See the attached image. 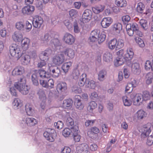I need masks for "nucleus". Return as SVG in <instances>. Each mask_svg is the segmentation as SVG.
<instances>
[{"label": "nucleus", "mask_w": 153, "mask_h": 153, "mask_svg": "<svg viewBox=\"0 0 153 153\" xmlns=\"http://www.w3.org/2000/svg\"><path fill=\"white\" fill-rule=\"evenodd\" d=\"M48 76L46 71L43 69H41L33 71L31 78L33 84L37 85L39 84L38 79L39 77L42 78H47Z\"/></svg>", "instance_id": "nucleus-1"}, {"label": "nucleus", "mask_w": 153, "mask_h": 153, "mask_svg": "<svg viewBox=\"0 0 153 153\" xmlns=\"http://www.w3.org/2000/svg\"><path fill=\"white\" fill-rule=\"evenodd\" d=\"M14 87L23 95L27 94L30 88L26 84V80L25 78H21L20 80L16 82L14 84Z\"/></svg>", "instance_id": "nucleus-2"}, {"label": "nucleus", "mask_w": 153, "mask_h": 153, "mask_svg": "<svg viewBox=\"0 0 153 153\" xmlns=\"http://www.w3.org/2000/svg\"><path fill=\"white\" fill-rule=\"evenodd\" d=\"M10 53L11 56L19 59L22 56V52L19 46L16 44H13L10 46Z\"/></svg>", "instance_id": "nucleus-3"}, {"label": "nucleus", "mask_w": 153, "mask_h": 153, "mask_svg": "<svg viewBox=\"0 0 153 153\" xmlns=\"http://www.w3.org/2000/svg\"><path fill=\"white\" fill-rule=\"evenodd\" d=\"M130 97L132 100V102L134 105L139 106L143 104V100L142 94H131L130 95Z\"/></svg>", "instance_id": "nucleus-4"}, {"label": "nucleus", "mask_w": 153, "mask_h": 153, "mask_svg": "<svg viewBox=\"0 0 153 153\" xmlns=\"http://www.w3.org/2000/svg\"><path fill=\"white\" fill-rule=\"evenodd\" d=\"M43 135L47 140L53 142L55 140L56 134L54 129L48 128L44 132Z\"/></svg>", "instance_id": "nucleus-5"}, {"label": "nucleus", "mask_w": 153, "mask_h": 153, "mask_svg": "<svg viewBox=\"0 0 153 153\" xmlns=\"http://www.w3.org/2000/svg\"><path fill=\"white\" fill-rule=\"evenodd\" d=\"M124 50L121 49L117 52L118 56L114 60V64L115 66L118 67L123 64L125 61H126L124 59L123 54Z\"/></svg>", "instance_id": "nucleus-6"}, {"label": "nucleus", "mask_w": 153, "mask_h": 153, "mask_svg": "<svg viewBox=\"0 0 153 153\" xmlns=\"http://www.w3.org/2000/svg\"><path fill=\"white\" fill-rule=\"evenodd\" d=\"M62 39L65 44L70 45L74 43L76 39L71 34L69 33H66L63 36Z\"/></svg>", "instance_id": "nucleus-7"}, {"label": "nucleus", "mask_w": 153, "mask_h": 153, "mask_svg": "<svg viewBox=\"0 0 153 153\" xmlns=\"http://www.w3.org/2000/svg\"><path fill=\"white\" fill-rule=\"evenodd\" d=\"M92 13L91 11L88 9L85 10L83 13L82 18L80 20L83 23L89 22L91 20L92 16Z\"/></svg>", "instance_id": "nucleus-8"}, {"label": "nucleus", "mask_w": 153, "mask_h": 153, "mask_svg": "<svg viewBox=\"0 0 153 153\" xmlns=\"http://www.w3.org/2000/svg\"><path fill=\"white\" fill-rule=\"evenodd\" d=\"M65 60L64 55L61 52L53 57L52 61L54 64L59 65L64 62Z\"/></svg>", "instance_id": "nucleus-9"}, {"label": "nucleus", "mask_w": 153, "mask_h": 153, "mask_svg": "<svg viewBox=\"0 0 153 153\" xmlns=\"http://www.w3.org/2000/svg\"><path fill=\"white\" fill-rule=\"evenodd\" d=\"M48 69L52 76L55 78L58 77L60 74V70L56 66L52 65L51 64L48 65Z\"/></svg>", "instance_id": "nucleus-10"}, {"label": "nucleus", "mask_w": 153, "mask_h": 153, "mask_svg": "<svg viewBox=\"0 0 153 153\" xmlns=\"http://www.w3.org/2000/svg\"><path fill=\"white\" fill-rule=\"evenodd\" d=\"M44 22L43 20L42 17L38 16H35L33 22V26L37 28H40Z\"/></svg>", "instance_id": "nucleus-11"}, {"label": "nucleus", "mask_w": 153, "mask_h": 153, "mask_svg": "<svg viewBox=\"0 0 153 153\" xmlns=\"http://www.w3.org/2000/svg\"><path fill=\"white\" fill-rule=\"evenodd\" d=\"M88 146L86 143H83L77 146L76 149V153H88Z\"/></svg>", "instance_id": "nucleus-12"}, {"label": "nucleus", "mask_w": 153, "mask_h": 153, "mask_svg": "<svg viewBox=\"0 0 153 153\" xmlns=\"http://www.w3.org/2000/svg\"><path fill=\"white\" fill-rule=\"evenodd\" d=\"M62 52L66 56L67 58L68 59H71L75 57L74 51L71 48H67Z\"/></svg>", "instance_id": "nucleus-13"}, {"label": "nucleus", "mask_w": 153, "mask_h": 153, "mask_svg": "<svg viewBox=\"0 0 153 153\" xmlns=\"http://www.w3.org/2000/svg\"><path fill=\"white\" fill-rule=\"evenodd\" d=\"M134 55L133 50L131 48H128L126 51H124V59L126 61L131 60L133 58Z\"/></svg>", "instance_id": "nucleus-14"}, {"label": "nucleus", "mask_w": 153, "mask_h": 153, "mask_svg": "<svg viewBox=\"0 0 153 153\" xmlns=\"http://www.w3.org/2000/svg\"><path fill=\"white\" fill-rule=\"evenodd\" d=\"M25 72L24 68L21 66L16 67L12 72V74L14 76H21Z\"/></svg>", "instance_id": "nucleus-15"}, {"label": "nucleus", "mask_w": 153, "mask_h": 153, "mask_svg": "<svg viewBox=\"0 0 153 153\" xmlns=\"http://www.w3.org/2000/svg\"><path fill=\"white\" fill-rule=\"evenodd\" d=\"M51 49L46 50L42 52L39 55V57L41 60L47 61L49 58V56L51 54Z\"/></svg>", "instance_id": "nucleus-16"}, {"label": "nucleus", "mask_w": 153, "mask_h": 153, "mask_svg": "<svg viewBox=\"0 0 153 153\" xmlns=\"http://www.w3.org/2000/svg\"><path fill=\"white\" fill-rule=\"evenodd\" d=\"M112 22L113 19L111 17H105L102 19L101 25L102 27L107 28L110 26Z\"/></svg>", "instance_id": "nucleus-17"}, {"label": "nucleus", "mask_w": 153, "mask_h": 153, "mask_svg": "<svg viewBox=\"0 0 153 153\" xmlns=\"http://www.w3.org/2000/svg\"><path fill=\"white\" fill-rule=\"evenodd\" d=\"M151 125L150 123H148L144 126L143 131L141 136L143 138H145L149 136L151 132L150 128Z\"/></svg>", "instance_id": "nucleus-18"}, {"label": "nucleus", "mask_w": 153, "mask_h": 153, "mask_svg": "<svg viewBox=\"0 0 153 153\" xmlns=\"http://www.w3.org/2000/svg\"><path fill=\"white\" fill-rule=\"evenodd\" d=\"M35 9L34 6L32 5H28L25 6L22 9V13L23 14L27 15H30L32 13Z\"/></svg>", "instance_id": "nucleus-19"}, {"label": "nucleus", "mask_w": 153, "mask_h": 153, "mask_svg": "<svg viewBox=\"0 0 153 153\" xmlns=\"http://www.w3.org/2000/svg\"><path fill=\"white\" fill-rule=\"evenodd\" d=\"M12 38L16 42H20L23 38V36L20 32L16 31L13 34Z\"/></svg>", "instance_id": "nucleus-20"}, {"label": "nucleus", "mask_w": 153, "mask_h": 153, "mask_svg": "<svg viewBox=\"0 0 153 153\" xmlns=\"http://www.w3.org/2000/svg\"><path fill=\"white\" fill-rule=\"evenodd\" d=\"M21 42V46L23 50H27L29 48L30 45V39L24 37Z\"/></svg>", "instance_id": "nucleus-21"}, {"label": "nucleus", "mask_w": 153, "mask_h": 153, "mask_svg": "<svg viewBox=\"0 0 153 153\" xmlns=\"http://www.w3.org/2000/svg\"><path fill=\"white\" fill-rule=\"evenodd\" d=\"M132 72L135 74H138L141 72V68L140 64L137 62L133 63L131 67Z\"/></svg>", "instance_id": "nucleus-22"}, {"label": "nucleus", "mask_w": 153, "mask_h": 153, "mask_svg": "<svg viewBox=\"0 0 153 153\" xmlns=\"http://www.w3.org/2000/svg\"><path fill=\"white\" fill-rule=\"evenodd\" d=\"M74 140L76 142H79L80 141L81 136L79 134V131L77 126H74V129L73 130Z\"/></svg>", "instance_id": "nucleus-23"}, {"label": "nucleus", "mask_w": 153, "mask_h": 153, "mask_svg": "<svg viewBox=\"0 0 153 153\" xmlns=\"http://www.w3.org/2000/svg\"><path fill=\"white\" fill-rule=\"evenodd\" d=\"M50 39L51 37L47 33L42 36L40 37L41 41L42 43L44 44V46H48L50 45L49 42Z\"/></svg>", "instance_id": "nucleus-24"}, {"label": "nucleus", "mask_w": 153, "mask_h": 153, "mask_svg": "<svg viewBox=\"0 0 153 153\" xmlns=\"http://www.w3.org/2000/svg\"><path fill=\"white\" fill-rule=\"evenodd\" d=\"M25 123L27 126L31 127L36 124L38 123V121L33 118L27 117L25 119Z\"/></svg>", "instance_id": "nucleus-25"}, {"label": "nucleus", "mask_w": 153, "mask_h": 153, "mask_svg": "<svg viewBox=\"0 0 153 153\" xmlns=\"http://www.w3.org/2000/svg\"><path fill=\"white\" fill-rule=\"evenodd\" d=\"M147 115V113L143 110L140 109L136 113V116L139 120L143 119Z\"/></svg>", "instance_id": "nucleus-26"}, {"label": "nucleus", "mask_w": 153, "mask_h": 153, "mask_svg": "<svg viewBox=\"0 0 153 153\" xmlns=\"http://www.w3.org/2000/svg\"><path fill=\"white\" fill-rule=\"evenodd\" d=\"M67 88L66 83L64 82H61L57 84L56 89L58 92H64Z\"/></svg>", "instance_id": "nucleus-27"}, {"label": "nucleus", "mask_w": 153, "mask_h": 153, "mask_svg": "<svg viewBox=\"0 0 153 153\" xmlns=\"http://www.w3.org/2000/svg\"><path fill=\"white\" fill-rule=\"evenodd\" d=\"M22 105V103L20 100L18 98H15L12 103V107L14 109H19Z\"/></svg>", "instance_id": "nucleus-28"}, {"label": "nucleus", "mask_w": 153, "mask_h": 153, "mask_svg": "<svg viewBox=\"0 0 153 153\" xmlns=\"http://www.w3.org/2000/svg\"><path fill=\"white\" fill-rule=\"evenodd\" d=\"M105 8V6L103 5L99 4L96 6L92 8L93 12L96 14H98L102 12Z\"/></svg>", "instance_id": "nucleus-29"}, {"label": "nucleus", "mask_w": 153, "mask_h": 153, "mask_svg": "<svg viewBox=\"0 0 153 153\" xmlns=\"http://www.w3.org/2000/svg\"><path fill=\"white\" fill-rule=\"evenodd\" d=\"M117 40L116 39H113L107 42V45L108 48L110 50H113L116 48V45Z\"/></svg>", "instance_id": "nucleus-30"}, {"label": "nucleus", "mask_w": 153, "mask_h": 153, "mask_svg": "<svg viewBox=\"0 0 153 153\" xmlns=\"http://www.w3.org/2000/svg\"><path fill=\"white\" fill-rule=\"evenodd\" d=\"M122 98L124 106H130L131 105L133 102L130 99L129 97L125 95L123 96Z\"/></svg>", "instance_id": "nucleus-31"}, {"label": "nucleus", "mask_w": 153, "mask_h": 153, "mask_svg": "<svg viewBox=\"0 0 153 153\" xmlns=\"http://www.w3.org/2000/svg\"><path fill=\"white\" fill-rule=\"evenodd\" d=\"M96 86V82L94 80L90 79H87V82H86L85 85L86 88L94 89Z\"/></svg>", "instance_id": "nucleus-32"}, {"label": "nucleus", "mask_w": 153, "mask_h": 153, "mask_svg": "<svg viewBox=\"0 0 153 153\" xmlns=\"http://www.w3.org/2000/svg\"><path fill=\"white\" fill-rule=\"evenodd\" d=\"M107 71L105 70L100 71L98 74V79L100 81H103L107 76Z\"/></svg>", "instance_id": "nucleus-33"}, {"label": "nucleus", "mask_w": 153, "mask_h": 153, "mask_svg": "<svg viewBox=\"0 0 153 153\" xmlns=\"http://www.w3.org/2000/svg\"><path fill=\"white\" fill-rule=\"evenodd\" d=\"M21 62L22 64L24 65L28 64L30 62V56L27 54L23 55L21 58Z\"/></svg>", "instance_id": "nucleus-34"}, {"label": "nucleus", "mask_w": 153, "mask_h": 153, "mask_svg": "<svg viewBox=\"0 0 153 153\" xmlns=\"http://www.w3.org/2000/svg\"><path fill=\"white\" fill-rule=\"evenodd\" d=\"M72 104L73 101L71 99L65 100L63 101L62 106L65 108L69 109L71 108Z\"/></svg>", "instance_id": "nucleus-35"}, {"label": "nucleus", "mask_w": 153, "mask_h": 153, "mask_svg": "<svg viewBox=\"0 0 153 153\" xmlns=\"http://www.w3.org/2000/svg\"><path fill=\"white\" fill-rule=\"evenodd\" d=\"M72 62L71 61L64 63L62 66V69L64 72L65 73L68 71L70 67L71 66Z\"/></svg>", "instance_id": "nucleus-36"}, {"label": "nucleus", "mask_w": 153, "mask_h": 153, "mask_svg": "<svg viewBox=\"0 0 153 153\" xmlns=\"http://www.w3.org/2000/svg\"><path fill=\"white\" fill-rule=\"evenodd\" d=\"M97 106V103L94 101H91L89 102L87 107V110L89 112H92Z\"/></svg>", "instance_id": "nucleus-37"}, {"label": "nucleus", "mask_w": 153, "mask_h": 153, "mask_svg": "<svg viewBox=\"0 0 153 153\" xmlns=\"http://www.w3.org/2000/svg\"><path fill=\"white\" fill-rule=\"evenodd\" d=\"M114 3L117 7L121 8L126 7L127 4L126 0H115Z\"/></svg>", "instance_id": "nucleus-38"}, {"label": "nucleus", "mask_w": 153, "mask_h": 153, "mask_svg": "<svg viewBox=\"0 0 153 153\" xmlns=\"http://www.w3.org/2000/svg\"><path fill=\"white\" fill-rule=\"evenodd\" d=\"M145 68L147 71H149L150 69L153 71V59L150 61L147 60L145 64Z\"/></svg>", "instance_id": "nucleus-39"}, {"label": "nucleus", "mask_w": 153, "mask_h": 153, "mask_svg": "<svg viewBox=\"0 0 153 153\" xmlns=\"http://www.w3.org/2000/svg\"><path fill=\"white\" fill-rule=\"evenodd\" d=\"M103 59L105 61L109 62L112 61V55L109 52H106L103 55Z\"/></svg>", "instance_id": "nucleus-40"}, {"label": "nucleus", "mask_w": 153, "mask_h": 153, "mask_svg": "<svg viewBox=\"0 0 153 153\" xmlns=\"http://www.w3.org/2000/svg\"><path fill=\"white\" fill-rule=\"evenodd\" d=\"M74 129V127L73 128H71V129L69 128H65L62 131V134L65 137H69L71 133L73 134V130Z\"/></svg>", "instance_id": "nucleus-41"}, {"label": "nucleus", "mask_w": 153, "mask_h": 153, "mask_svg": "<svg viewBox=\"0 0 153 153\" xmlns=\"http://www.w3.org/2000/svg\"><path fill=\"white\" fill-rule=\"evenodd\" d=\"M65 123L67 126L71 128H73L74 127V122L73 119L70 116L66 117Z\"/></svg>", "instance_id": "nucleus-42"}, {"label": "nucleus", "mask_w": 153, "mask_h": 153, "mask_svg": "<svg viewBox=\"0 0 153 153\" xmlns=\"http://www.w3.org/2000/svg\"><path fill=\"white\" fill-rule=\"evenodd\" d=\"M146 84L149 85L151 84L153 80V73L149 72L147 73L146 76Z\"/></svg>", "instance_id": "nucleus-43"}, {"label": "nucleus", "mask_w": 153, "mask_h": 153, "mask_svg": "<svg viewBox=\"0 0 153 153\" xmlns=\"http://www.w3.org/2000/svg\"><path fill=\"white\" fill-rule=\"evenodd\" d=\"M75 105L76 108L79 110H82L83 109L84 105L81 102L80 100H76L75 102Z\"/></svg>", "instance_id": "nucleus-44"}, {"label": "nucleus", "mask_w": 153, "mask_h": 153, "mask_svg": "<svg viewBox=\"0 0 153 153\" xmlns=\"http://www.w3.org/2000/svg\"><path fill=\"white\" fill-rule=\"evenodd\" d=\"M112 28L113 30L119 33L122 29V25L120 23H116L113 25Z\"/></svg>", "instance_id": "nucleus-45"}, {"label": "nucleus", "mask_w": 153, "mask_h": 153, "mask_svg": "<svg viewBox=\"0 0 153 153\" xmlns=\"http://www.w3.org/2000/svg\"><path fill=\"white\" fill-rule=\"evenodd\" d=\"M25 110L28 115H33L34 111L33 107L31 105L27 104L25 106Z\"/></svg>", "instance_id": "nucleus-46"}, {"label": "nucleus", "mask_w": 153, "mask_h": 153, "mask_svg": "<svg viewBox=\"0 0 153 153\" xmlns=\"http://www.w3.org/2000/svg\"><path fill=\"white\" fill-rule=\"evenodd\" d=\"M83 77L80 79L78 85L80 87H82L85 84V82H87L86 74H82Z\"/></svg>", "instance_id": "nucleus-47"}, {"label": "nucleus", "mask_w": 153, "mask_h": 153, "mask_svg": "<svg viewBox=\"0 0 153 153\" xmlns=\"http://www.w3.org/2000/svg\"><path fill=\"white\" fill-rule=\"evenodd\" d=\"M145 6L143 4L140 2H139L137 4L136 10L137 11L140 13H142L144 10Z\"/></svg>", "instance_id": "nucleus-48"}, {"label": "nucleus", "mask_w": 153, "mask_h": 153, "mask_svg": "<svg viewBox=\"0 0 153 153\" xmlns=\"http://www.w3.org/2000/svg\"><path fill=\"white\" fill-rule=\"evenodd\" d=\"M143 96V101H146L150 100L151 96L150 92L147 91H144L142 94Z\"/></svg>", "instance_id": "nucleus-49"}, {"label": "nucleus", "mask_w": 153, "mask_h": 153, "mask_svg": "<svg viewBox=\"0 0 153 153\" xmlns=\"http://www.w3.org/2000/svg\"><path fill=\"white\" fill-rule=\"evenodd\" d=\"M24 23L21 21H18L15 24V27L16 28L20 31H24Z\"/></svg>", "instance_id": "nucleus-50"}, {"label": "nucleus", "mask_w": 153, "mask_h": 153, "mask_svg": "<svg viewBox=\"0 0 153 153\" xmlns=\"http://www.w3.org/2000/svg\"><path fill=\"white\" fill-rule=\"evenodd\" d=\"M24 30H25L27 32H29L32 29V25L28 21H26L25 24H24Z\"/></svg>", "instance_id": "nucleus-51"}, {"label": "nucleus", "mask_w": 153, "mask_h": 153, "mask_svg": "<svg viewBox=\"0 0 153 153\" xmlns=\"http://www.w3.org/2000/svg\"><path fill=\"white\" fill-rule=\"evenodd\" d=\"M37 94L39 98L42 101L46 100V97L44 91L41 89H40L38 92Z\"/></svg>", "instance_id": "nucleus-52"}, {"label": "nucleus", "mask_w": 153, "mask_h": 153, "mask_svg": "<svg viewBox=\"0 0 153 153\" xmlns=\"http://www.w3.org/2000/svg\"><path fill=\"white\" fill-rule=\"evenodd\" d=\"M64 23L69 31H71L72 30L73 26L72 23L68 19L65 20L64 22Z\"/></svg>", "instance_id": "nucleus-53"}, {"label": "nucleus", "mask_w": 153, "mask_h": 153, "mask_svg": "<svg viewBox=\"0 0 153 153\" xmlns=\"http://www.w3.org/2000/svg\"><path fill=\"white\" fill-rule=\"evenodd\" d=\"M105 33L104 32H102L99 35L98 38V42L99 43L103 42L105 40L106 38Z\"/></svg>", "instance_id": "nucleus-54"}, {"label": "nucleus", "mask_w": 153, "mask_h": 153, "mask_svg": "<svg viewBox=\"0 0 153 153\" xmlns=\"http://www.w3.org/2000/svg\"><path fill=\"white\" fill-rule=\"evenodd\" d=\"M139 23L141 27L144 30H146L148 28L147 22L144 19H140L139 21Z\"/></svg>", "instance_id": "nucleus-55"}, {"label": "nucleus", "mask_w": 153, "mask_h": 153, "mask_svg": "<svg viewBox=\"0 0 153 153\" xmlns=\"http://www.w3.org/2000/svg\"><path fill=\"white\" fill-rule=\"evenodd\" d=\"M73 27L74 32L75 33H79L80 31V28L79 27L78 23L76 21L74 22Z\"/></svg>", "instance_id": "nucleus-56"}, {"label": "nucleus", "mask_w": 153, "mask_h": 153, "mask_svg": "<svg viewBox=\"0 0 153 153\" xmlns=\"http://www.w3.org/2000/svg\"><path fill=\"white\" fill-rule=\"evenodd\" d=\"M124 45V41L121 39H119L117 40L116 45V49H120L122 48Z\"/></svg>", "instance_id": "nucleus-57"}, {"label": "nucleus", "mask_w": 153, "mask_h": 153, "mask_svg": "<svg viewBox=\"0 0 153 153\" xmlns=\"http://www.w3.org/2000/svg\"><path fill=\"white\" fill-rule=\"evenodd\" d=\"M72 90L73 92L76 94H79L82 92V89L81 88L74 85L72 88Z\"/></svg>", "instance_id": "nucleus-58"}, {"label": "nucleus", "mask_w": 153, "mask_h": 153, "mask_svg": "<svg viewBox=\"0 0 153 153\" xmlns=\"http://www.w3.org/2000/svg\"><path fill=\"white\" fill-rule=\"evenodd\" d=\"M135 41L136 43L140 47L143 48L145 46V44L143 41L139 37H136L135 38Z\"/></svg>", "instance_id": "nucleus-59"}, {"label": "nucleus", "mask_w": 153, "mask_h": 153, "mask_svg": "<svg viewBox=\"0 0 153 153\" xmlns=\"http://www.w3.org/2000/svg\"><path fill=\"white\" fill-rule=\"evenodd\" d=\"M47 88H52L53 87L54 82L52 79H50L47 81Z\"/></svg>", "instance_id": "nucleus-60"}, {"label": "nucleus", "mask_w": 153, "mask_h": 153, "mask_svg": "<svg viewBox=\"0 0 153 153\" xmlns=\"http://www.w3.org/2000/svg\"><path fill=\"white\" fill-rule=\"evenodd\" d=\"M54 125L56 128L61 129L63 127L64 124L61 121H59L57 122L54 123Z\"/></svg>", "instance_id": "nucleus-61"}, {"label": "nucleus", "mask_w": 153, "mask_h": 153, "mask_svg": "<svg viewBox=\"0 0 153 153\" xmlns=\"http://www.w3.org/2000/svg\"><path fill=\"white\" fill-rule=\"evenodd\" d=\"M95 121V120H86L85 123V126L86 127H90L92 126Z\"/></svg>", "instance_id": "nucleus-62"}, {"label": "nucleus", "mask_w": 153, "mask_h": 153, "mask_svg": "<svg viewBox=\"0 0 153 153\" xmlns=\"http://www.w3.org/2000/svg\"><path fill=\"white\" fill-rule=\"evenodd\" d=\"M70 16L72 17L75 18L78 15L77 11L74 9H71L69 12Z\"/></svg>", "instance_id": "nucleus-63"}, {"label": "nucleus", "mask_w": 153, "mask_h": 153, "mask_svg": "<svg viewBox=\"0 0 153 153\" xmlns=\"http://www.w3.org/2000/svg\"><path fill=\"white\" fill-rule=\"evenodd\" d=\"M100 33V32L99 30L98 29H95L92 30L90 34L98 39V37L99 36Z\"/></svg>", "instance_id": "nucleus-64"}]
</instances>
